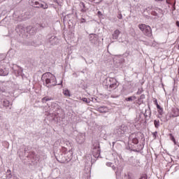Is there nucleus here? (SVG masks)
<instances>
[{
    "mask_svg": "<svg viewBox=\"0 0 179 179\" xmlns=\"http://www.w3.org/2000/svg\"><path fill=\"white\" fill-rule=\"evenodd\" d=\"M68 149L65 147H62V150L59 152H55V157L59 163H69L72 160V152L71 150L66 152Z\"/></svg>",
    "mask_w": 179,
    "mask_h": 179,
    "instance_id": "1",
    "label": "nucleus"
},
{
    "mask_svg": "<svg viewBox=\"0 0 179 179\" xmlns=\"http://www.w3.org/2000/svg\"><path fill=\"white\" fill-rule=\"evenodd\" d=\"M41 80H43V85L49 89H50V87H54V86H57V78H55V76L52 75V73L50 72L43 73Z\"/></svg>",
    "mask_w": 179,
    "mask_h": 179,
    "instance_id": "2",
    "label": "nucleus"
},
{
    "mask_svg": "<svg viewBox=\"0 0 179 179\" xmlns=\"http://www.w3.org/2000/svg\"><path fill=\"white\" fill-rule=\"evenodd\" d=\"M100 142L97 140L92 141V155L95 159H99L100 157Z\"/></svg>",
    "mask_w": 179,
    "mask_h": 179,
    "instance_id": "3",
    "label": "nucleus"
},
{
    "mask_svg": "<svg viewBox=\"0 0 179 179\" xmlns=\"http://www.w3.org/2000/svg\"><path fill=\"white\" fill-rule=\"evenodd\" d=\"M106 86H109V90H115L118 87L117 79L114 78H108L106 79Z\"/></svg>",
    "mask_w": 179,
    "mask_h": 179,
    "instance_id": "4",
    "label": "nucleus"
},
{
    "mask_svg": "<svg viewBox=\"0 0 179 179\" xmlns=\"http://www.w3.org/2000/svg\"><path fill=\"white\" fill-rule=\"evenodd\" d=\"M138 29H140L145 36H148V37L152 36V28L150 26L145 24H138Z\"/></svg>",
    "mask_w": 179,
    "mask_h": 179,
    "instance_id": "5",
    "label": "nucleus"
},
{
    "mask_svg": "<svg viewBox=\"0 0 179 179\" xmlns=\"http://www.w3.org/2000/svg\"><path fill=\"white\" fill-rule=\"evenodd\" d=\"M31 6L34 8H42V9H48V4L44 1H37V0H31Z\"/></svg>",
    "mask_w": 179,
    "mask_h": 179,
    "instance_id": "6",
    "label": "nucleus"
},
{
    "mask_svg": "<svg viewBox=\"0 0 179 179\" xmlns=\"http://www.w3.org/2000/svg\"><path fill=\"white\" fill-rule=\"evenodd\" d=\"M47 43H48L50 45H55L57 43H59V40L55 36L48 35L46 36Z\"/></svg>",
    "mask_w": 179,
    "mask_h": 179,
    "instance_id": "7",
    "label": "nucleus"
},
{
    "mask_svg": "<svg viewBox=\"0 0 179 179\" xmlns=\"http://www.w3.org/2000/svg\"><path fill=\"white\" fill-rule=\"evenodd\" d=\"M51 107L54 113H52V115H55V117H57V115H59V113L62 111V110L61 109V107H59L57 103H52Z\"/></svg>",
    "mask_w": 179,
    "mask_h": 179,
    "instance_id": "8",
    "label": "nucleus"
},
{
    "mask_svg": "<svg viewBox=\"0 0 179 179\" xmlns=\"http://www.w3.org/2000/svg\"><path fill=\"white\" fill-rule=\"evenodd\" d=\"M27 157L31 160L32 163H37L38 162V158L37 157V155L34 151H30L29 155H27Z\"/></svg>",
    "mask_w": 179,
    "mask_h": 179,
    "instance_id": "9",
    "label": "nucleus"
},
{
    "mask_svg": "<svg viewBox=\"0 0 179 179\" xmlns=\"http://www.w3.org/2000/svg\"><path fill=\"white\" fill-rule=\"evenodd\" d=\"M85 134L79 133L76 136V141L79 145H82V143H84L85 142Z\"/></svg>",
    "mask_w": 179,
    "mask_h": 179,
    "instance_id": "10",
    "label": "nucleus"
},
{
    "mask_svg": "<svg viewBox=\"0 0 179 179\" xmlns=\"http://www.w3.org/2000/svg\"><path fill=\"white\" fill-rule=\"evenodd\" d=\"M9 75V70L5 68V66L0 65V76H8Z\"/></svg>",
    "mask_w": 179,
    "mask_h": 179,
    "instance_id": "11",
    "label": "nucleus"
},
{
    "mask_svg": "<svg viewBox=\"0 0 179 179\" xmlns=\"http://www.w3.org/2000/svg\"><path fill=\"white\" fill-rule=\"evenodd\" d=\"M15 31L20 36V34H24V27L22 24H18L15 28Z\"/></svg>",
    "mask_w": 179,
    "mask_h": 179,
    "instance_id": "12",
    "label": "nucleus"
},
{
    "mask_svg": "<svg viewBox=\"0 0 179 179\" xmlns=\"http://www.w3.org/2000/svg\"><path fill=\"white\" fill-rule=\"evenodd\" d=\"M90 41H91L92 44H96L97 41H99V36L96 34H90Z\"/></svg>",
    "mask_w": 179,
    "mask_h": 179,
    "instance_id": "13",
    "label": "nucleus"
},
{
    "mask_svg": "<svg viewBox=\"0 0 179 179\" xmlns=\"http://www.w3.org/2000/svg\"><path fill=\"white\" fill-rule=\"evenodd\" d=\"M26 30H27V33L33 36V34H36L37 31V28L34 27L29 26L26 28Z\"/></svg>",
    "mask_w": 179,
    "mask_h": 179,
    "instance_id": "14",
    "label": "nucleus"
},
{
    "mask_svg": "<svg viewBox=\"0 0 179 179\" xmlns=\"http://www.w3.org/2000/svg\"><path fill=\"white\" fill-rule=\"evenodd\" d=\"M24 44L25 45H29V46H34L36 45V43L34 42V41L31 40V39H27L24 41Z\"/></svg>",
    "mask_w": 179,
    "mask_h": 179,
    "instance_id": "15",
    "label": "nucleus"
},
{
    "mask_svg": "<svg viewBox=\"0 0 179 179\" xmlns=\"http://www.w3.org/2000/svg\"><path fill=\"white\" fill-rule=\"evenodd\" d=\"M129 141H131L132 143H134V145H138L139 143V140L136 137L134 138V134H131L129 137Z\"/></svg>",
    "mask_w": 179,
    "mask_h": 179,
    "instance_id": "16",
    "label": "nucleus"
},
{
    "mask_svg": "<svg viewBox=\"0 0 179 179\" xmlns=\"http://www.w3.org/2000/svg\"><path fill=\"white\" fill-rule=\"evenodd\" d=\"M120 34H121V31H120V30H118V29L115 30L112 35L113 40L118 39Z\"/></svg>",
    "mask_w": 179,
    "mask_h": 179,
    "instance_id": "17",
    "label": "nucleus"
},
{
    "mask_svg": "<svg viewBox=\"0 0 179 179\" xmlns=\"http://www.w3.org/2000/svg\"><path fill=\"white\" fill-rule=\"evenodd\" d=\"M97 111L99 113H107L108 111V108L106 106H100L97 108Z\"/></svg>",
    "mask_w": 179,
    "mask_h": 179,
    "instance_id": "18",
    "label": "nucleus"
},
{
    "mask_svg": "<svg viewBox=\"0 0 179 179\" xmlns=\"http://www.w3.org/2000/svg\"><path fill=\"white\" fill-rule=\"evenodd\" d=\"M115 134L117 135V136H122V135H124L120 127L115 129Z\"/></svg>",
    "mask_w": 179,
    "mask_h": 179,
    "instance_id": "19",
    "label": "nucleus"
},
{
    "mask_svg": "<svg viewBox=\"0 0 179 179\" xmlns=\"http://www.w3.org/2000/svg\"><path fill=\"white\" fill-rule=\"evenodd\" d=\"M80 8H81V12L85 13L87 10V8L86 6L85 5V3H83V2L80 3Z\"/></svg>",
    "mask_w": 179,
    "mask_h": 179,
    "instance_id": "20",
    "label": "nucleus"
},
{
    "mask_svg": "<svg viewBox=\"0 0 179 179\" xmlns=\"http://www.w3.org/2000/svg\"><path fill=\"white\" fill-rule=\"evenodd\" d=\"M119 128L120 129L122 133H123V135L127 132V129H128V127L124 124L121 125Z\"/></svg>",
    "mask_w": 179,
    "mask_h": 179,
    "instance_id": "21",
    "label": "nucleus"
},
{
    "mask_svg": "<svg viewBox=\"0 0 179 179\" xmlns=\"http://www.w3.org/2000/svg\"><path fill=\"white\" fill-rule=\"evenodd\" d=\"M134 100H136V96H132L125 99L126 101H134Z\"/></svg>",
    "mask_w": 179,
    "mask_h": 179,
    "instance_id": "22",
    "label": "nucleus"
},
{
    "mask_svg": "<svg viewBox=\"0 0 179 179\" xmlns=\"http://www.w3.org/2000/svg\"><path fill=\"white\" fill-rule=\"evenodd\" d=\"M62 143H64V145H66V146H67V148L72 147V143H71L68 141L63 140Z\"/></svg>",
    "mask_w": 179,
    "mask_h": 179,
    "instance_id": "23",
    "label": "nucleus"
},
{
    "mask_svg": "<svg viewBox=\"0 0 179 179\" xmlns=\"http://www.w3.org/2000/svg\"><path fill=\"white\" fill-rule=\"evenodd\" d=\"M6 178H12V171L10 169H8L6 171Z\"/></svg>",
    "mask_w": 179,
    "mask_h": 179,
    "instance_id": "24",
    "label": "nucleus"
},
{
    "mask_svg": "<svg viewBox=\"0 0 179 179\" xmlns=\"http://www.w3.org/2000/svg\"><path fill=\"white\" fill-rule=\"evenodd\" d=\"M2 104H3V107H9L10 102H9V101L4 99L2 102Z\"/></svg>",
    "mask_w": 179,
    "mask_h": 179,
    "instance_id": "25",
    "label": "nucleus"
},
{
    "mask_svg": "<svg viewBox=\"0 0 179 179\" xmlns=\"http://www.w3.org/2000/svg\"><path fill=\"white\" fill-rule=\"evenodd\" d=\"M50 100H52V99L48 96H45L42 99V103H47V101H50Z\"/></svg>",
    "mask_w": 179,
    "mask_h": 179,
    "instance_id": "26",
    "label": "nucleus"
},
{
    "mask_svg": "<svg viewBox=\"0 0 179 179\" xmlns=\"http://www.w3.org/2000/svg\"><path fill=\"white\" fill-rule=\"evenodd\" d=\"M80 100H82V101L86 103V104H89L90 103V99L87 98H80Z\"/></svg>",
    "mask_w": 179,
    "mask_h": 179,
    "instance_id": "27",
    "label": "nucleus"
},
{
    "mask_svg": "<svg viewBox=\"0 0 179 179\" xmlns=\"http://www.w3.org/2000/svg\"><path fill=\"white\" fill-rule=\"evenodd\" d=\"M154 124H155V128H159V127H160V121L155 120L154 121Z\"/></svg>",
    "mask_w": 179,
    "mask_h": 179,
    "instance_id": "28",
    "label": "nucleus"
},
{
    "mask_svg": "<svg viewBox=\"0 0 179 179\" xmlns=\"http://www.w3.org/2000/svg\"><path fill=\"white\" fill-rule=\"evenodd\" d=\"M63 93H64V96H67V97L71 96V92H69V90H64Z\"/></svg>",
    "mask_w": 179,
    "mask_h": 179,
    "instance_id": "29",
    "label": "nucleus"
},
{
    "mask_svg": "<svg viewBox=\"0 0 179 179\" xmlns=\"http://www.w3.org/2000/svg\"><path fill=\"white\" fill-rule=\"evenodd\" d=\"M124 178L125 179H135V178H134V177H132V176L129 173H128L127 175L124 176Z\"/></svg>",
    "mask_w": 179,
    "mask_h": 179,
    "instance_id": "30",
    "label": "nucleus"
},
{
    "mask_svg": "<svg viewBox=\"0 0 179 179\" xmlns=\"http://www.w3.org/2000/svg\"><path fill=\"white\" fill-rule=\"evenodd\" d=\"M90 2H93V3H100V2H101V1L103 0H89Z\"/></svg>",
    "mask_w": 179,
    "mask_h": 179,
    "instance_id": "31",
    "label": "nucleus"
},
{
    "mask_svg": "<svg viewBox=\"0 0 179 179\" xmlns=\"http://www.w3.org/2000/svg\"><path fill=\"white\" fill-rule=\"evenodd\" d=\"M151 15H152V16H157V17H160V15H159V13L156 11H152Z\"/></svg>",
    "mask_w": 179,
    "mask_h": 179,
    "instance_id": "32",
    "label": "nucleus"
},
{
    "mask_svg": "<svg viewBox=\"0 0 179 179\" xmlns=\"http://www.w3.org/2000/svg\"><path fill=\"white\" fill-rule=\"evenodd\" d=\"M22 72H23V69L22 68H20L19 70H17V73L18 76H22Z\"/></svg>",
    "mask_w": 179,
    "mask_h": 179,
    "instance_id": "33",
    "label": "nucleus"
},
{
    "mask_svg": "<svg viewBox=\"0 0 179 179\" xmlns=\"http://www.w3.org/2000/svg\"><path fill=\"white\" fill-rule=\"evenodd\" d=\"M145 117V113H140L139 117H138V120L140 121H143V118Z\"/></svg>",
    "mask_w": 179,
    "mask_h": 179,
    "instance_id": "34",
    "label": "nucleus"
},
{
    "mask_svg": "<svg viewBox=\"0 0 179 179\" xmlns=\"http://www.w3.org/2000/svg\"><path fill=\"white\" fill-rule=\"evenodd\" d=\"M171 141L175 143V145H177V143L176 142V138H174V136L173 134H170Z\"/></svg>",
    "mask_w": 179,
    "mask_h": 179,
    "instance_id": "35",
    "label": "nucleus"
},
{
    "mask_svg": "<svg viewBox=\"0 0 179 179\" xmlns=\"http://www.w3.org/2000/svg\"><path fill=\"white\" fill-rule=\"evenodd\" d=\"M154 103L157 106V109L162 108V106H160V105H159V103H157V99H155V100L154 101Z\"/></svg>",
    "mask_w": 179,
    "mask_h": 179,
    "instance_id": "36",
    "label": "nucleus"
},
{
    "mask_svg": "<svg viewBox=\"0 0 179 179\" xmlns=\"http://www.w3.org/2000/svg\"><path fill=\"white\" fill-rule=\"evenodd\" d=\"M38 27H41L42 29H45V24H37Z\"/></svg>",
    "mask_w": 179,
    "mask_h": 179,
    "instance_id": "37",
    "label": "nucleus"
},
{
    "mask_svg": "<svg viewBox=\"0 0 179 179\" xmlns=\"http://www.w3.org/2000/svg\"><path fill=\"white\" fill-rule=\"evenodd\" d=\"M143 103V100L140 99V98L138 99L137 101V104H138V106H141V104Z\"/></svg>",
    "mask_w": 179,
    "mask_h": 179,
    "instance_id": "38",
    "label": "nucleus"
},
{
    "mask_svg": "<svg viewBox=\"0 0 179 179\" xmlns=\"http://www.w3.org/2000/svg\"><path fill=\"white\" fill-rule=\"evenodd\" d=\"M158 113L159 114V115H163V108H158Z\"/></svg>",
    "mask_w": 179,
    "mask_h": 179,
    "instance_id": "39",
    "label": "nucleus"
},
{
    "mask_svg": "<svg viewBox=\"0 0 179 179\" xmlns=\"http://www.w3.org/2000/svg\"><path fill=\"white\" fill-rule=\"evenodd\" d=\"M27 150H29V148H25L24 150V156H26L27 155V153H29V152H27Z\"/></svg>",
    "mask_w": 179,
    "mask_h": 179,
    "instance_id": "40",
    "label": "nucleus"
},
{
    "mask_svg": "<svg viewBox=\"0 0 179 179\" xmlns=\"http://www.w3.org/2000/svg\"><path fill=\"white\" fill-rule=\"evenodd\" d=\"M139 179H148V175H143Z\"/></svg>",
    "mask_w": 179,
    "mask_h": 179,
    "instance_id": "41",
    "label": "nucleus"
},
{
    "mask_svg": "<svg viewBox=\"0 0 179 179\" xmlns=\"http://www.w3.org/2000/svg\"><path fill=\"white\" fill-rule=\"evenodd\" d=\"M176 114H175V115H174V117H178V115H179V110L178 109H176Z\"/></svg>",
    "mask_w": 179,
    "mask_h": 179,
    "instance_id": "42",
    "label": "nucleus"
},
{
    "mask_svg": "<svg viewBox=\"0 0 179 179\" xmlns=\"http://www.w3.org/2000/svg\"><path fill=\"white\" fill-rule=\"evenodd\" d=\"M87 157H88L90 162H91V163L93 164V161L92 160V155H90V156H88V157H86V159H87Z\"/></svg>",
    "mask_w": 179,
    "mask_h": 179,
    "instance_id": "43",
    "label": "nucleus"
},
{
    "mask_svg": "<svg viewBox=\"0 0 179 179\" xmlns=\"http://www.w3.org/2000/svg\"><path fill=\"white\" fill-rule=\"evenodd\" d=\"M145 99V94H141L139 99L140 100H143Z\"/></svg>",
    "mask_w": 179,
    "mask_h": 179,
    "instance_id": "44",
    "label": "nucleus"
},
{
    "mask_svg": "<svg viewBox=\"0 0 179 179\" xmlns=\"http://www.w3.org/2000/svg\"><path fill=\"white\" fill-rule=\"evenodd\" d=\"M106 166H108V167H111V166H113V163L108 162V163H106Z\"/></svg>",
    "mask_w": 179,
    "mask_h": 179,
    "instance_id": "45",
    "label": "nucleus"
},
{
    "mask_svg": "<svg viewBox=\"0 0 179 179\" xmlns=\"http://www.w3.org/2000/svg\"><path fill=\"white\" fill-rule=\"evenodd\" d=\"M80 22H81V23H86V19L81 18Z\"/></svg>",
    "mask_w": 179,
    "mask_h": 179,
    "instance_id": "46",
    "label": "nucleus"
},
{
    "mask_svg": "<svg viewBox=\"0 0 179 179\" xmlns=\"http://www.w3.org/2000/svg\"><path fill=\"white\" fill-rule=\"evenodd\" d=\"M157 10H158L159 13H161V15H163V10L160 8L157 9Z\"/></svg>",
    "mask_w": 179,
    "mask_h": 179,
    "instance_id": "47",
    "label": "nucleus"
},
{
    "mask_svg": "<svg viewBox=\"0 0 179 179\" xmlns=\"http://www.w3.org/2000/svg\"><path fill=\"white\" fill-rule=\"evenodd\" d=\"M153 137L155 138H156V136L157 135V131H155L154 133H152Z\"/></svg>",
    "mask_w": 179,
    "mask_h": 179,
    "instance_id": "48",
    "label": "nucleus"
},
{
    "mask_svg": "<svg viewBox=\"0 0 179 179\" xmlns=\"http://www.w3.org/2000/svg\"><path fill=\"white\" fill-rule=\"evenodd\" d=\"M152 8H153V6H150V7L147 8L145 10H150Z\"/></svg>",
    "mask_w": 179,
    "mask_h": 179,
    "instance_id": "49",
    "label": "nucleus"
},
{
    "mask_svg": "<svg viewBox=\"0 0 179 179\" xmlns=\"http://www.w3.org/2000/svg\"><path fill=\"white\" fill-rule=\"evenodd\" d=\"M141 93H142V90L138 89V91L137 92V94H141Z\"/></svg>",
    "mask_w": 179,
    "mask_h": 179,
    "instance_id": "50",
    "label": "nucleus"
},
{
    "mask_svg": "<svg viewBox=\"0 0 179 179\" xmlns=\"http://www.w3.org/2000/svg\"><path fill=\"white\" fill-rule=\"evenodd\" d=\"M143 117L145 118V122H146V121H147L146 118H148V115L144 113Z\"/></svg>",
    "mask_w": 179,
    "mask_h": 179,
    "instance_id": "51",
    "label": "nucleus"
},
{
    "mask_svg": "<svg viewBox=\"0 0 179 179\" xmlns=\"http://www.w3.org/2000/svg\"><path fill=\"white\" fill-rule=\"evenodd\" d=\"M124 55H125V57H128V55H129V52H126L124 53Z\"/></svg>",
    "mask_w": 179,
    "mask_h": 179,
    "instance_id": "52",
    "label": "nucleus"
},
{
    "mask_svg": "<svg viewBox=\"0 0 179 179\" xmlns=\"http://www.w3.org/2000/svg\"><path fill=\"white\" fill-rule=\"evenodd\" d=\"M72 17V14H69V15H67L66 16V17Z\"/></svg>",
    "mask_w": 179,
    "mask_h": 179,
    "instance_id": "53",
    "label": "nucleus"
},
{
    "mask_svg": "<svg viewBox=\"0 0 179 179\" xmlns=\"http://www.w3.org/2000/svg\"><path fill=\"white\" fill-rule=\"evenodd\" d=\"M140 147H141V149H140V150H143V145H140Z\"/></svg>",
    "mask_w": 179,
    "mask_h": 179,
    "instance_id": "54",
    "label": "nucleus"
},
{
    "mask_svg": "<svg viewBox=\"0 0 179 179\" xmlns=\"http://www.w3.org/2000/svg\"><path fill=\"white\" fill-rule=\"evenodd\" d=\"M176 26H177L178 27H179V22H178V21L176 22Z\"/></svg>",
    "mask_w": 179,
    "mask_h": 179,
    "instance_id": "55",
    "label": "nucleus"
},
{
    "mask_svg": "<svg viewBox=\"0 0 179 179\" xmlns=\"http://www.w3.org/2000/svg\"><path fill=\"white\" fill-rule=\"evenodd\" d=\"M118 17V19H122V16L121 15V16H119V17Z\"/></svg>",
    "mask_w": 179,
    "mask_h": 179,
    "instance_id": "56",
    "label": "nucleus"
},
{
    "mask_svg": "<svg viewBox=\"0 0 179 179\" xmlns=\"http://www.w3.org/2000/svg\"><path fill=\"white\" fill-rule=\"evenodd\" d=\"M118 17V19H122V16L121 15V16H119V17Z\"/></svg>",
    "mask_w": 179,
    "mask_h": 179,
    "instance_id": "57",
    "label": "nucleus"
},
{
    "mask_svg": "<svg viewBox=\"0 0 179 179\" xmlns=\"http://www.w3.org/2000/svg\"><path fill=\"white\" fill-rule=\"evenodd\" d=\"M134 152H140V150H134Z\"/></svg>",
    "mask_w": 179,
    "mask_h": 179,
    "instance_id": "58",
    "label": "nucleus"
},
{
    "mask_svg": "<svg viewBox=\"0 0 179 179\" xmlns=\"http://www.w3.org/2000/svg\"><path fill=\"white\" fill-rule=\"evenodd\" d=\"M98 15H101V12L98 11Z\"/></svg>",
    "mask_w": 179,
    "mask_h": 179,
    "instance_id": "59",
    "label": "nucleus"
},
{
    "mask_svg": "<svg viewBox=\"0 0 179 179\" xmlns=\"http://www.w3.org/2000/svg\"><path fill=\"white\" fill-rule=\"evenodd\" d=\"M136 163H139V160L138 159H136Z\"/></svg>",
    "mask_w": 179,
    "mask_h": 179,
    "instance_id": "60",
    "label": "nucleus"
},
{
    "mask_svg": "<svg viewBox=\"0 0 179 179\" xmlns=\"http://www.w3.org/2000/svg\"><path fill=\"white\" fill-rule=\"evenodd\" d=\"M155 1H163V0H155Z\"/></svg>",
    "mask_w": 179,
    "mask_h": 179,
    "instance_id": "61",
    "label": "nucleus"
}]
</instances>
